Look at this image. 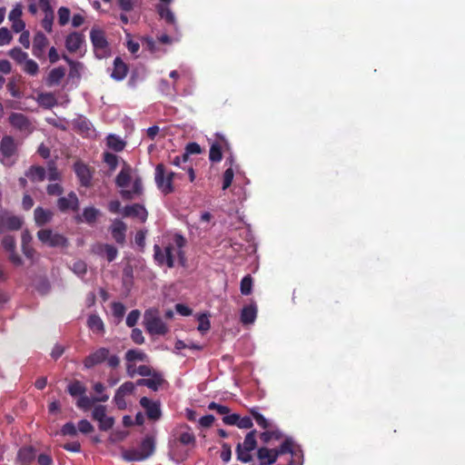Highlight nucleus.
<instances>
[{
	"instance_id": "nucleus-34",
	"label": "nucleus",
	"mask_w": 465,
	"mask_h": 465,
	"mask_svg": "<svg viewBox=\"0 0 465 465\" xmlns=\"http://www.w3.org/2000/svg\"><path fill=\"white\" fill-rule=\"evenodd\" d=\"M163 381V379L161 378L160 375H154V376H152L151 378L140 379L137 381V384L138 385H145L146 387L151 388V390L157 391L160 384H162Z\"/></svg>"
},
{
	"instance_id": "nucleus-57",
	"label": "nucleus",
	"mask_w": 465,
	"mask_h": 465,
	"mask_svg": "<svg viewBox=\"0 0 465 465\" xmlns=\"http://www.w3.org/2000/svg\"><path fill=\"white\" fill-rule=\"evenodd\" d=\"M291 440L292 442V453L290 452V454H291L292 460L291 461H289V463L287 465H302L301 459H302V455L301 452H299V450H294V442L292 441V439H291Z\"/></svg>"
},
{
	"instance_id": "nucleus-4",
	"label": "nucleus",
	"mask_w": 465,
	"mask_h": 465,
	"mask_svg": "<svg viewBox=\"0 0 465 465\" xmlns=\"http://www.w3.org/2000/svg\"><path fill=\"white\" fill-rule=\"evenodd\" d=\"M292 446V442L291 439H285L278 450H270V448L266 447L259 448L257 450V457L262 465H272L276 461L280 454L286 453V451L293 453Z\"/></svg>"
},
{
	"instance_id": "nucleus-10",
	"label": "nucleus",
	"mask_w": 465,
	"mask_h": 465,
	"mask_svg": "<svg viewBox=\"0 0 465 465\" xmlns=\"http://www.w3.org/2000/svg\"><path fill=\"white\" fill-rule=\"evenodd\" d=\"M38 240L48 246L53 248H59V246H66L68 240L64 234L54 232L52 229H40L37 232Z\"/></svg>"
},
{
	"instance_id": "nucleus-62",
	"label": "nucleus",
	"mask_w": 465,
	"mask_h": 465,
	"mask_svg": "<svg viewBox=\"0 0 465 465\" xmlns=\"http://www.w3.org/2000/svg\"><path fill=\"white\" fill-rule=\"evenodd\" d=\"M45 176L49 180H57L60 177V173L54 164H49Z\"/></svg>"
},
{
	"instance_id": "nucleus-15",
	"label": "nucleus",
	"mask_w": 465,
	"mask_h": 465,
	"mask_svg": "<svg viewBox=\"0 0 465 465\" xmlns=\"http://www.w3.org/2000/svg\"><path fill=\"white\" fill-rule=\"evenodd\" d=\"M84 36L79 32H72L65 39V48L71 53H83Z\"/></svg>"
},
{
	"instance_id": "nucleus-3",
	"label": "nucleus",
	"mask_w": 465,
	"mask_h": 465,
	"mask_svg": "<svg viewBox=\"0 0 465 465\" xmlns=\"http://www.w3.org/2000/svg\"><path fill=\"white\" fill-rule=\"evenodd\" d=\"M155 449L153 437L146 436L138 448L124 450L122 456L127 461H141L152 456Z\"/></svg>"
},
{
	"instance_id": "nucleus-36",
	"label": "nucleus",
	"mask_w": 465,
	"mask_h": 465,
	"mask_svg": "<svg viewBox=\"0 0 465 465\" xmlns=\"http://www.w3.org/2000/svg\"><path fill=\"white\" fill-rule=\"evenodd\" d=\"M147 360L146 353L143 352L141 350H129L125 353V361H142L144 362Z\"/></svg>"
},
{
	"instance_id": "nucleus-33",
	"label": "nucleus",
	"mask_w": 465,
	"mask_h": 465,
	"mask_svg": "<svg viewBox=\"0 0 465 465\" xmlns=\"http://www.w3.org/2000/svg\"><path fill=\"white\" fill-rule=\"evenodd\" d=\"M107 145L109 148L115 150L116 152H121V150L124 149L126 143L122 137L117 136V134H109L107 139Z\"/></svg>"
},
{
	"instance_id": "nucleus-43",
	"label": "nucleus",
	"mask_w": 465,
	"mask_h": 465,
	"mask_svg": "<svg viewBox=\"0 0 465 465\" xmlns=\"http://www.w3.org/2000/svg\"><path fill=\"white\" fill-rule=\"evenodd\" d=\"M244 448L248 450V451L251 453V451L254 450L257 445L256 441V430H251L247 433L244 440Z\"/></svg>"
},
{
	"instance_id": "nucleus-32",
	"label": "nucleus",
	"mask_w": 465,
	"mask_h": 465,
	"mask_svg": "<svg viewBox=\"0 0 465 465\" xmlns=\"http://www.w3.org/2000/svg\"><path fill=\"white\" fill-rule=\"evenodd\" d=\"M36 102L44 107H54L56 104V97L52 93H40L36 97Z\"/></svg>"
},
{
	"instance_id": "nucleus-39",
	"label": "nucleus",
	"mask_w": 465,
	"mask_h": 465,
	"mask_svg": "<svg viewBox=\"0 0 465 465\" xmlns=\"http://www.w3.org/2000/svg\"><path fill=\"white\" fill-rule=\"evenodd\" d=\"M158 12L162 18H164L166 22L169 24H174L175 17L170 7L167 6V5H158Z\"/></svg>"
},
{
	"instance_id": "nucleus-54",
	"label": "nucleus",
	"mask_w": 465,
	"mask_h": 465,
	"mask_svg": "<svg viewBox=\"0 0 465 465\" xmlns=\"http://www.w3.org/2000/svg\"><path fill=\"white\" fill-rule=\"evenodd\" d=\"M141 317V312L139 311H132L128 313L126 317V324L127 326L134 327L138 322Z\"/></svg>"
},
{
	"instance_id": "nucleus-51",
	"label": "nucleus",
	"mask_w": 465,
	"mask_h": 465,
	"mask_svg": "<svg viewBox=\"0 0 465 465\" xmlns=\"http://www.w3.org/2000/svg\"><path fill=\"white\" fill-rule=\"evenodd\" d=\"M94 389L95 392L99 394L98 397L94 399V401H105L107 399H109V395L104 394V386L103 383H100V381H97V383L94 384Z\"/></svg>"
},
{
	"instance_id": "nucleus-53",
	"label": "nucleus",
	"mask_w": 465,
	"mask_h": 465,
	"mask_svg": "<svg viewBox=\"0 0 465 465\" xmlns=\"http://www.w3.org/2000/svg\"><path fill=\"white\" fill-rule=\"evenodd\" d=\"M126 312V308L122 302L112 303V312L116 318H123Z\"/></svg>"
},
{
	"instance_id": "nucleus-16",
	"label": "nucleus",
	"mask_w": 465,
	"mask_h": 465,
	"mask_svg": "<svg viewBox=\"0 0 465 465\" xmlns=\"http://www.w3.org/2000/svg\"><path fill=\"white\" fill-rule=\"evenodd\" d=\"M92 251L98 256L105 257L108 261L115 260L118 255V250L116 247H114V245L103 244V242H97L96 244L93 245Z\"/></svg>"
},
{
	"instance_id": "nucleus-2",
	"label": "nucleus",
	"mask_w": 465,
	"mask_h": 465,
	"mask_svg": "<svg viewBox=\"0 0 465 465\" xmlns=\"http://www.w3.org/2000/svg\"><path fill=\"white\" fill-rule=\"evenodd\" d=\"M116 185L120 188V193L124 199L138 198L143 191L142 178L127 163H124L116 177Z\"/></svg>"
},
{
	"instance_id": "nucleus-55",
	"label": "nucleus",
	"mask_w": 465,
	"mask_h": 465,
	"mask_svg": "<svg viewBox=\"0 0 465 465\" xmlns=\"http://www.w3.org/2000/svg\"><path fill=\"white\" fill-rule=\"evenodd\" d=\"M104 161L111 169H115L118 166L119 158L117 154L106 153H104Z\"/></svg>"
},
{
	"instance_id": "nucleus-59",
	"label": "nucleus",
	"mask_w": 465,
	"mask_h": 465,
	"mask_svg": "<svg viewBox=\"0 0 465 465\" xmlns=\"http://www.w3.org/2000/svg\"><path fill=\"white\" fill-rule=\"evenodd\" d=\"M201 145L197 144V143H189V144L185 147V154L187 155V159L189 154H197L201 153Z\"/></svg>"
},
{
	"instance_id": "nucleus-21",
	"label": "nucleus",
	"mask_w": 465,
	"mask_h": 465,
	"mask_svg": "<svg viewBox=\"0 0 465 465\" xmlns=\"http://www.w3.org/2000/svg\"><path fill=\"white\" fill-rule=\"evenodd\" d=\"M2 245L5 249V251L9 252V260L15 264L20 265L22 264V259L17 253H15V240L12 236H5V238L2 240Z\"/></svg>"
},
{
	"instance_id": "nucleus-64",
	"label": "nucleus",
	"mask_w": 465,
	"mask_h": 465,
	"mask_svg": "<svg viewBox=\"0 0 465 465\" xmlns=\"http://www.w3.org/2000/svg\"><path fill=\"white\" fill-rule=\"evenodd\" d=\"M78 430L82 432H91L94 430V427L90 421L87 420H81L78 422Z\"/></svg>"
},
{
	"instance_id": "nucleus-18",
	"label": "nucleus",
	"mask_w": 465,
	"mask_h": 465,
	"mask_svg": "<svg viewBox=\"0 0 465 465\" xmlns=\"http://www.w3.org/2000/svg\"><path fill=\"white\" fill-rule=\"evenodd\" d=\"M109 356V350L107 348H99L93 353H90L84 361V365L85 368H93V366L100 364V362L105 361Z\"/></svg>"
},
{
	"instance_id": "nucleus-37",
	"label": "nucleus",
	"mask_w": 465,
	"mask_h": 465,
	"mask_svg": "<svg viewBox=\"0 0 465 465\" xmlns=\"http://www.w3.org/2000/svg\"><path fill=\"white\" fill-rule=\"evenodd\" d=\"M9 55L16 63H18L21 65H23V68H24V66L25 65V60H26V57H27V52L23 51L22 48L15 47V48H12L9 51Z\"/></svg>"
},
{
	"instance_id": "nucleus-56",
	"label": "nucleus",
	"mask_w": 465,
	"mask_h": 465,
	"mask_svg": "<svg viewBox=\"0 0 465 465\" xmlns=\"http://www.w3.org/2000/svg\"><path fill=\"white\" fill-rule=\"evenodd\" d=\"M12 40V34L9 31L8 28H5L3 26L0 28V46H3V45H7Z\"/></svg>"
},
{
	"instance_id": "nucleus-38",
	"label": "nucleus",
	"mask_w": 465,
	"mask_h": 465,
	"mask_svg": "<svg viewBox=\"0 0 465 465\" xmlns=\"http://www.w3.org/2000/svg\"><path fill=\"white\" fill-rule=\"evenodd\" d=\"M100 212L96 207H85L83 211V213L80 217V221H85L91 223V222H94Z\"/></svg>"
},
{
	"instance_id": "nucleus-23",
	"label": "nucleus",
	"mask_w": 465,
	"mask_h": 465,
	"mask_svg": "<svg viewBox=\"0 0 465 465\" xmlns=\"http://www.w3.org/2000/svg\"><path fill=\"white\" fill-rule=\"evenodd\" d=\"M78 204L79 200L75 193H70L66 197H62L58 200V207L63 212H65V210H75Z\"/></svg>"
},
{
	"instance_id": "nucleus-5",
	"label": "nucleus",
	"mask_w": 465,
	"mask_h": 465,
	"mask_svg": "<svg viewBox=\"0 0 465 465\" xmlns=\"http://www.w3.org/2000/svg\"><path fill=\"white\" fill-rule=\"evenodd\" d=\"M90 39L96 57L104 58L111 54V48L105 38V32L103 29L98 28V26H93L90 32Z\"/></svg>"
},
{
	"instance_id": "nucleus-6",
	"label": "nucleus",
	"mask_w": 465,
	"mask_h": 465,
	"mask_svg": "<svg viewBox=\"0 0 465 465\" xmlns=\"http://www.w3.org/2000/svg\"><path fill=\"white\" fill-rule=\"evenodd\" d=\"M174 174L173 171H168L165 165L157 164L154 169V181L158 190L163 193H173Z\"/></svg>"
},
{
	"instance_id": "nucleus-46",
	"label": "nucleus",
	"mask_w": 465,
	"mask_h": 465,
	"mask_svg": "<svg viewBox=\"0 0 465 465\" xmlns=\"http://www.w3.org/2000/svg\"><path fill=\"white\" fill-rule=\"evenodd\" d=\"M237 459L242 462H249L252 460V453L244 447V442L237 446Z\"/></svg>"
},
{
	"instance_id": "nucleus-19",
	"label": "nucleus",
	"mask_w": 465,
	"mask_h": 465,
	"mask_svg": "<svg viewBox=\"0 0 465 465\" xmlns=\"http://www.w3.org/2000/svg\"><path fill=\"white\" fill-rule=\"evenodd\" d=\"M74 168L81 184L88 187L92 180V173L88 165L84 164V163L76 162Z\"/></svg>"
},
{
	"instance_id": "nucleus-58",
	"label": "nucleus",
	"mask_w": 465,
	"mask_h": 465,
	"mask_svg": "<svg viewBox=\"0 0 465 465\" xmlns=\"http://www.w3.org/2000/svg\"><path fill=\"white\" fill-rule=\"evenodd\" d=\"M220 457L222 459L223 461L224 462H228L231 460L232 459V449L230 447V445L228 444H223V447H222V450L220 452Z\"/></svg>"
},
{
	"instance_id": "nucleus-30",
	"label": "nucleus",
	"mask_w": 465,
	"mask_h": 465,
	"mask_svg": "<svg viewBox=\"0 0 465 465\" xmlns=\"http://www.w3.org/2000/svg\"><path fill=\"white\" fill-rule=\"evenodd\" d=\"M32 241V235L29 231H24L22 232V250L25 256L28 259H33L35 256V250L30 245Z\"/></svg>"
},
{
	"instance_id": "nucleus-40",
	"label": "nucleus",
	"mask_w": 465,
	"mask_h": 465,
	"mask_svg": "<svg viewBox=\"0 0 465 465\" xmlns=\"http://www.w3.org/2000/svg\"><path fill=\"white\" fill-rule=\"evenodd\" d=\"M26 175L32 180H44L46 177V171L43 167H31Z\"/></svg>"
},
{
	"instance_id": "nucleus-35",
	"label": "nucleus",
	"mask_w": 465,
	"mask_h": 465,
	"mask_svg": "<svg viewBox=\"0 0 465 465\" xmlns=\"http://www.w3.org/2000/svg\"><path fill=\"white\" fill-rule=\"evenodd\" d=\"M87 326L94 332H103L104 329V322L97 314H92L89 317Z\"/></svg>"
},
{
	"instance_id": "nucleus-60",
	"label": "nucleus",
	"mask_w": 465,
	"mask_h": 465,
	"mask_svg": "<svg viewBox=\"0 0 465 465\" xmlns=\"http://www.w3.org/2000/svg\"><path fill=\"white\" fill-rule=\"evenodd\" d=\"M114 401H115L116 406H118L119 409H125L127 403L125 401V398H124L123 392H121L120 387L115 393Z\"/></svg>"
},
{
	"instance_id": "nucleus-11",
	"label": "nucleus",
	"mask_w": 465,
	"mask_h": 465,
	"mask_svg": "<svg viewBox=\"0 0 465 465\" xmlns=\"http://www.w3.org/2000/svg\"><path fill=\"white\" fill-rule=\"evenodd\" d=\"M9 122L15 129L26 134H29V133H32L34 130V126L29 118L22 114V113H12L9 116Z\"/></svg>"
},
{
	"instance_id": "nucleus-41",
	"label": "nucleus",
	"mask_w": 465,
	"mask_h": 465,
	"mask_svg": "<svg viewBox=\"0 0 465 465\" xmlns=\"http://www.w3.org/2000/svg\"><path fill=\"white\" fill-rule=\"evenodd\" d=\"M65 74L64 68L57 67L53 68V70L49 73L48 83L49 84H54V83H59L61 79H63Z\"/></svg>"
},
{
	"instance_id": "nucleus-50",
	"label": "nucleus",
	"mask_w": 465,
	"mask_h": 465,
	"mask_svg": "<svg viewBox=\"0 0 465 465\" xmlns=\"http://www.w3.org/2000/svg\"><path fill=\"white\" fill-rule=\"evenodd\" d=\"M72 270L77 276L83 277L87 271L86 263L83 260H76L72 264Z\"/></svg>"
},
{
	"instance_id": "nucleus-8",
	"label": "nucleus",
	"mask_w": 465,
	"mask_h": 465,
	"mask_svg": "<svg viewBox=\"0 0 465 465\" xmlns=\"http://www.w3.org/2000/svg\"><path fill=\"white\" fill-rule=\"evenodd\" d=\"M143 322L145 329L151 334H165L168 331L166 323L163 322L157 311H153V309L144 312Z\"/></svg>"
},
{
	"instance_id": "nucleus-14",
	"label": "nucleus",
	"mask_w": 465,
	"mask_h": 465,
	"mask_svg": "<svg viewBox=\"0 0 465 465\" xmlns=\"http://www.w3.org/2000/svg\"><path fill=\"white\" fill-rule=\"evenodd\" d=\"M94 420L99 422V427L101 430H108L113 428L114 419L113 417H109L106 415V408L105 406H95L92 414Z\"/></svg>"
},
{
	"instance_id": "nucleus-25",
	"label": "nucleus",
	"mask_w": 465,
	"mask_h": 465,
	"mask_svg": "<svg viewBox=\"0 0 465 465\" xmlns=\"http://www.w3.org/2000/svg\"><path fill=\"white\" fill-rule=\"evenodd\" d=\"M36 457L35 450L32 447L21 448L17 454V462L21 465H28Z\"/></svg>"
},
{
	"instance_id": "nucleus-63",
	"label": "nucleus",
	"mask_w": 465,
	"mask_h": 465,
	"mask_svg": "<svg viewBox=\"0 0 465 465\" xmlns=\"http://www.w3.org/2000/svg\"><path fill=\"white\" fill-rule=\"evenodd\" d=\"M253 422L251 417H240L238 420V428L250 429L252 428Z\"/></svg>"
},
{
	"instance_id": "nucleus-49",
	"label": "nucleus",
	"mask_w": 465,
	"mask_h": 465,
	"mask_svg": "<svg viewBox=\"0 0 465 465\" xmlns=\"http://www.w3.org/2000/svg\"><path fill=\"white\" fill-rule=\"evenodd\" d=\"M67 391L73 396L83 395V393L84 392V388L81 381H74L68 385Z\"/></svg>"
},
{
	"instance_id": "nucleus-28",
	"label": "nucleus",
	"mask_w": 465,
	"mask_h": 465,
	"mask_svg": "<svg viewBox=\"0 0 465 465\" xmlns=\"http://www.w3.org/2000/svg\"><path fill=\"white\" fill-rule=\"evenodd\" d=\"M41 5H45L46 6L45 15L42 19V26L45 29L46 32H52L54 26V13L51 10L47 0H40Z\"/></svg>"
},
{
	"instance_id": "nucleus-52",
	"label": "nucleus",
	"mask_w": 465,
	"mask_h": 465,
	"mask_svg": "<svg viewBox=\"0 0 465 465\" xmlns=\"http://www.w3.org/2000/svg\"><path fill=\"white\" fill-rule=\"evenodd\" d=\"M209 157L212 161H221L222 157H223L221 145H219V144L211 145Z\"/></svg>"
},
{
	"instance_id": "nucleus-31",
	"label": "nucleus",
	"mask_w": 465,
	"mask_h": 465,
	"mask_svg": "<svg viewBox=\"0 0 465 465\" xmlns=\"http://www.w3.org/2000/svg\"><path fill=\"white\" fill-rule=\"evenodd\" d=\"M225 163H229V166L226 168V170L223 173V185H222L223 190H226V188L230 187V185L233 180L234 172H235L232 158L227 159Z\"/></svg>"
},
{
	"instance_id": "nucleus-20",
	"label": "nucleus",
	"mask_w": 465,
	"mask_h": 465,
	"mask_svg": "<svg viewBox=\"0 0 465 465\" xmlns=\"http://www.w3.org/2000/svg\"><path fill=\"white\" fill-rule=\"evenodd\" d=\"M140 404L145 410L147 417H149L151 420H159L161 416L159 403L153 402V401L149 400V398L143 397L140 399Z\"/></svg>"
},
{
	"instance_id": "nucleus-45",
	"label": "nucleus",
	"mask_w": 465,
	"mask_h": 465,
	"mask_svg": "<svg viewBox=\"0 0 465 465\" xmlns=\"http://www.w3.org/2000/svg\"><path fill=\"white\" fill-rule=\"evenodd\" d=\"M197 320L199 322L198 330L202 332L208 331L211 328V322L208 314L206 312H202V314H198Z\"/></svg>"
},
{
	"instance_id": "nucleus-48",
	"label": "nucleus",
	"mask_w": 465,
	"mask_h": 465,
	"mask_svg": "<svg viewBox=\"0 0 465 465\" xmlns=\"http://www.w3.org/2000/svg\"><path fill=\"white\" fill-rule=\"evenodd\" d=\"M252 290V278L246 275L241 280V292L243 295H249Z\"/></svg>"
},
{
	"instance_id": "nucleus-27",
	"label": "nucleus",
	"mask_w": 465,
	"mask_h": 465,
	"mask_svg": "<svg viewBox=\"0 0 465 465\" xmlns=\"http://www.w3.org/2000/svg\"><path fill=\"white\" fill-rule=\"evenodd\" d=\"M257 315V307L254 303L244 306L241 311V321L242 323H253Z\"/></svg>"
},
{
	"instance_id": "nucleus-17",
	"label": "nucleus",
	"mask_w": 465,
	"mask_h": 465,
	"mask_svg": "<svg viewBox=\"0 0 465 465\" xmlns=\"http://www.w3.org/2000/svg\"><path fill=\"white\" fill-rule=\"evenodd\" d=\"M23 223V220L18 215H12L9 213H3L0 215V233L4 232L5 229H20Z\"/></svg>"
},
{
	"instance_id": "nucleus-1",
	"label": "nucleus",
	"mask_w": 465,
	"mask_h": 465,
	"mask_svg": "<svg viewBox=\"0 0 465 465\" xmlns=\"http://www.w3.org/2000/svg\"><path fill=\"white\" fill-rule=\"evenodd\" d=\"M185 244L184 237L181 234H172L168 237L163 248L154 245V258L158 264L167 265L169 268L174 266L176 262L183 264V247Z\"/></svg>"
},
{
	"instance_id": "nucleus-24",
	"label": "nucleus",
	"mask_w": 465,
	"mask_h": 465,
	"mask_svg": "<svg viewBox=\"0 0 465 465\" xmlns=\"http://www.w3.org/2000/svg\"><path fill=\"white\" fill-rule=\"evenodd\" d=\"M112 235L117 242H124L126 234V225L121 220H114L111 225Z\"/></svg>"
},
{
	"instance_id": "nucleus-42",
	"label": "nucleus",
	"mask_w": 465,
	"mask_h": 465,
	"mask_svg": "<svg viewBox=\"0 0 465 465\" xmlns=\"http://www.w3.org/2000/svg\"><path fill=\"white\" fill-rule=\"evenodd\" d=\"M58 15V24L61 26H64V25L68 24L71 16V11L69 7L66 6H61L58 8L57 11Z\"/></svg>"
},
{
	"instance_id": "nucleus-9",
	"label": "nucleus",
	"mask_w": 465,
	"mask_h": 465,
	"mask_svg": "<svg viewBox=\"0 0 465 465\" xmlns=\"http://www.w3.org/2000/svg\"><path fill=\"white\" fill-rule=\"evenodd\" d=\"M16 149L13 137H3L0 141V161L5 165H12L16 159Z\"/></svg>"
},
{
	"instance_id": "nucleus-13",
	"label": "nucleus",
	"mask_w": 465,
	"mask_h": 465,
	"mask_svg": "<svg viewBox=\"0 0 465 465\" xmlns=\"http://www.w3.org/2000/svg\"><path fill=\"white\" fill-rule=\"evenodd\" d=\"M48 45L49 39L46 35L43 32H37L34 36L32 54L37 58L45 57Z\"/></svg>"
},
{
	"instance_id": "nucleus-47",
	"label": "nucleus",
	"mask_w": 465,
	"mask_h": 465,
	"mask_svg": "<svg viewBox=\"0 0 465 465\" xmlns=\"http://www.w3.org/2000/svg\"><path fill=\"white\" fill-rule=\"evenodd\" d=\"M179 440L183 445H193V443H195V437L190 429H186L185 430L181 431Z\"/></svg>"
},
{
	"instance_id": "nucleus-44",
	"label": "nucleus",
	"mask_w": 465,
	"mask_h": 465,
	"mask_svg": "<svg viewBox=\"0 0 465 465\" xmlns=\"http://www.w3.org/2000/svg\"><path fill=\"white\" fill-rule=\"evenodd\" d=\"M23 70L26 72V74H36L39 72V64L35 62V60L30 59L28 54H26V60L23 66Z\"/></svg>"
},
{
	"instance_id": "nucleus-29",
	"label": "nucleus",
	"mask_w": 465,
	"mask_h": 465,
	"mask_svg": "<svg viewBox=\"0 0 465 465\" xmlns=\"http://www.w3.org/2000/svg\"><path fill=\"white\" fill-rule=\"evenodd\" d=\"M53 213L45 211L43 207H36L34 213L35 222L37 226H43V224L48 223L51 221Z\"/></svg>"
},
{
	"instance_id": "nucleus-12",
	"label": "nucleus",
	"mask_w": 465,
	"mask_h": 465,
	"mask_svg": "<svg viewBox=\"0 0 465 465\" xmlns=\"http://www.w3.org/2000/svg\"><path fill=\"white\" fill-rule=\"evenodd\" d=\"M23 5L15 4L8 14V20L11 24L12 29L16 32H22L25 29V23L22 19Z\"/></svg>"
},
{
	"instance_id": "nucleus-61",
	"label": "nucleus",
	"mask_w": 465,
	"mask_h": 465,
	"mask_svg": "<svg viewBox=\"0 0 465 465\" xmlns=\"http://www.w3.org/2000/svg\"><path fill=\"white\" fill-rule=\"evenodd\" d=\"M61 432L64 435H66V434L74 435L77 432V429L74 422H67V423L64 424V426L61 430Z\"/></svg>"
},
{
	"instance_id": "nucleus-22",
	"label": "nucleus",
	"mask_w": 465,
	"mask_h": 465,
	"mask_svg": "<svg viewBox=\"0 0 465 465\" xmlns=\"http://www.w3.org/2000/svg\"><path fill=\"white\" fill-rule=\"evenodd\" d=\"M123 214L124 216H134L142 222L146 221L148 217V212L145 210V207L139 205V203L124 207Z\"/></svg>"
},
{
	"instance_id": "nucleus-7",
	"label": "nucleus",
	"mask_w": 465,
	"mask_h": 465,
	"mask_svg": "<svg viewBox=\"0 0 465 465\" xmlns=\"http://www.w3.org/2000/svg\"><path fill=\"white\" fill-rule=\"evenodd\" d=\"M252 415L255 422L261 428L265 429L260 436L263 442H270L272 440H281V438H282V431L279 430V429L272 427L271 421H269L266 417L262 416V414L258 413L256 411H252Z\"/></svg>"
},
{
	"instance_id": "nucleus-26",
	"label": "nucleus",
	"mask_w": 465,
	"mask_h": 465,
	"mask_svg": "<svg viewBox=\"0 0 465 465\" xmlns=\"http://www.w3.org/2000/svg\"><path fill=\"white\" fill-rule=\"evenodd\" d=\"M127 72H128V67L125 64V63L123 62L121 57H116L114 59V69L111 73V76L116 80H123L126 76Z\"/></svg>"
}]
</instances>
